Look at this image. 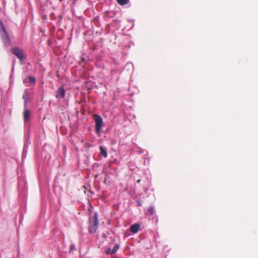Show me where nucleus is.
<instances>
[{
	"label": "nucleus",
	"instance_id": "nucleus-1",
	"mask_svg": "<svg viewBox=\"0 0 258 258\" xmlns=\"http://www.w3.org/2000/svg\"><path fill=\"white\" fill-rule=\"evenodd\" d=\"M98 217L96 213H95L93 217L89 218V226L88 230L89 233L93 234L96 232L98 228Z\"/></svg>",
	"mask_w": 258,
	"mask_h": 258
},
{
	"label": "nucleus",
	"instance_id": "nucleus-2",
	"mask_svg": "<svg viewBox=\"0 0 258 258\" xmlns=\"http://www.w3.org/2000/svg\"><path fill=\"white\" fill-rule=\"evenodd\" d=\"M93 117L95 122V131L97 134H100L103 123L102 118L97 114L94 115Z\"/></svg>",
	"mask_w": 258,
	"mask_h": 258
},
{
	"label": "nucleus",
	"instance_id": "nucleus-3",
	"mask_svg": "<svg viewBox=\"0 0 258 258\" xmlns=\"http://www.w3.org/2000/svg\"><path fill=\"white\" fill-rule=\"evenodd\" d=\"M11 52L20 59L21 63H22L24 59L22 50L18 47H15L11 48Z\"/></svg>",
	"mask_w": 258,
	"mask_h": 258
},
{
	"label": "nucleus",
	"instance_id": "nucleus-4",
	"mask_svg": "<svg viewBox=\"0 0 258 258\" xmlns=\"http://www.w3.org/2000/svg\"><path fill=\"white\" fill-rule=\"evenodd\" d=\"M2 38L4 44L6 46H10L11 44V40L9 37V35L6 31H2Z\"/></svg>",
	"mask_w": 258,
	"mask_h": 258
},
{
	"label": "nucleus",
	"instance_id": "nucleus-5",
	"mask_svg": "<svg viewBox=\"0 0 258 258\" xmlns=\"http://www.w3.org/2000/svg\"><path fill=\"white\" fill-rule=\"evenodd\" d=\"M66 91L63 86L60 87L57 90L56 98L57 99H62L64 97Z\"/></svg>",
	"mask_w": 258,
	"mask_h": 258
},
{
	"label": "nucleus",
	"instance_id": "nucleus-6",
	"mask_svg": "<svg viewBox=\"0 0 258 258\" xmlns=\"http://www.w3.org/2000/svg\"><path fill=\"white\" fill-rule=\"evenodd\" d=\"M140 227V226L138 224H135L134 225H132L130 227V231L133 233H136L139 231Z\"/></svg>",
	"mask_w": 258,
	"mask_h": 258
},
{
	"label": "nucleus",
	"instance_id": "nucleus-7",
	"mask_svg": "<svg viewBox=\"0 0 258 258\" xmlns=\"http://www.w3.org/2000/svg\"><path fill=\"white\" fill-rule=\"evenodd\" d=\"M99 150L100 151V154H101L104 158H106L107 157V151L106 148L100 146Z\"/></svg>",
	"mask_w": 258,
	"mask_h": 258
},
{
	"label": "nucleus",
	"instance_id": "nucleus-8",
	"mask_svg": "<svg viewBox=\"0 0 258 258\" xmlns=\"http://www.w3.org/2000/svg\"><path fill=\"white\" fill-rule=\"evenodd\" d=\"M30 112L27 109H25L24 112V120L25 122L28 121L30 117Z\"/></svg>",
	"mask_w": 258,
	"mask_h": 258
},
{
	"label": "nucleus",
	"instance_id": "nucleus-9",
	"mask_svg": "<svg viewBox=\"0 0 258 258\" xmlns=\"http://www.w3.org/2000/svg\"><path fill=\"white\" fill-rule=\"evenodd\" d=\"M29 93L27 91H25L23 94V98L24 99V102L26 104L27 103L29 98Z\"/></svg>",
	"mask_w": 258,
	"mask_h": 258
},
{
	"label": "nucleus",
	"instance_id": "nucleus-10",
	"mask_svg": "<svg viewBox=\"0 0 258 258\" xmlns=\"http://www.w3.org/2000/svg\"><path fill=\"white\" fill-rule=\"evenodd\" d=\"M35 78L32 76H29L28 78H26L24 80V83H28L29 81L32 82L33 83H35Z\"/></svg>",
	"mask_w": 258,
	"mask_h": 258
},
{
	"label": "nucleus",
	"instance_id": "nucleus-11",
	"mask_svg": "<svg viewBox=\"0 0 258 258\" xmlns=\"http://www.w3.org/2000/svg\"><path fill=\"white\" fill-rule=\"evenodd\" d=\"M117 3L121 5V6H124L126 5L128 2L129 0H116Z\"/></svg>",
	"mask_w": 258,
	"mask_h": 258
},
{
	"label": "nucleus",
	"instance_id": "nucleus-12",
	"mask_svg": "<svg viewBox=\"0 0 258 258\" xmlns=\"http://www.w3.org/2000/svg\"><path fill=\"white\" fill-rule=\"evenodd\" d=\"M118 248L119 245L118 244H115L112 249V251L111 252L114 253L118 250Z\"/></svg>",
	"mask_w": 258,
	"mask_h": 258
},
{
	"label": "nucleus",
	"instance_id": "nucleus-13",
	"mask_svg": "<svg viewBox=\"0 0 258 258\" xmlns=\"http://www.w3.org/2000/svg\"><path fill=\"white\" fill-rule=\"evenodd\" d=\"M148 213L150 215H153L154 214V207H149L148 210Z\"/></svg>",
	"mask_w": 258,
	"mask_h": 258
},
{
	"label": "nucleus",
	"instance_id": "nucleus-14",
	"mask_svg": "<svg viewBox=\"0 0 258 258\" xmlns=\"http://www.w3.org/2000/svg\"><path fill=\"white\" fill-rule=\"evenodd\" d=\"M0 27L2 29V31H5L6 30L2 21L0 20Z\"/></svg>",
	"mask_w": 258,
	"mask_h": 258
},
{
	"label": "nucleus",
	"instance_id": "nucleus-15",
	"mask_svg": "<svg viewBox=\"0 0 258 258\" xmlns=\"http://www.w3.org/2000/svg\"><path fill=\"white\" fill-rule=\"evenodd\" d=\"M112 251V249H110V248H109L107 249V250L106 251V253L107 254H113V253H111V252Z\"/></svg>",
	"mask_w": 258,
	"mask_h": 258
},
{
	"label": "nucleus",
	"instance_id": "nucleus-16",
	"mask_svg": "<svg viewBox=\"0 0 258 258\" xmlns=\"http://www.w3.org/2000/svg\"><path fill=\"white\" fill-rule=\"evenodd\" d=\"M137 205H138V206H141L142 205H141V202H140L139 201H137Z\"/></svg>",
	"mask_w": 258,
	"mask_h": 258
},
{
	"label": "nucleus",
	"instance_id": "nucleus-17",
	"mask_svg": "<svg viewBox=\"0 0 258 258\" xmlns=\"http://www.w3.org/2000/svg\"><path fill=\"white\" fill-rule=\"evenodd\" d=\"M75 246L74 245H72L71 246H70V249L72 250L74 248Z\"/></svg>",
	"mask_w": 258,
	"mask_h": 258
},
{
	"label": "nucleus",
	"instance_id": "nucleus-18",
	"mask_svg": "<svg viewBox=\"0 0 258 258\" xmlns=\"http://www.w3.org/2000/svg\"><path fill=\"white\" fill-rule=\"evenodd\" d=\"M137 182L139 183L140 182V179H139Z\"/></svg>",
	"mask_w": 258,
	"mask_h": 258
}]
</instances>
